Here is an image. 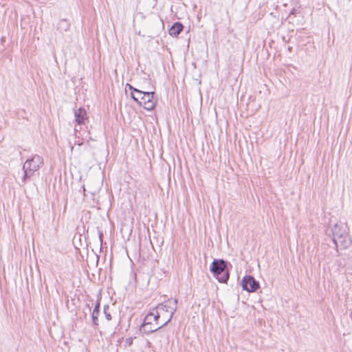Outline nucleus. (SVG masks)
I'll return each mask as SVG.
<instances>
[{
	"mask_svg": "<svg viewBox=\"0 0 352 352\" xmlns=\"http://www.w3.org/2000/svg\"><path fill=\"white\" fill-rule=\"evenodd\" d=\"M133 339L132 337L127 338L125 340V346H131L133 344Z\"/></svg>",
	"mask_w": 352,
	"mask_h": 352,
	"instance_id": "13",
	"label": "nucleus"
},
{
	"mask_svg": "<svg viewBox=\"0 0 352 352\" xmlns=\"http://www.w3.org/2000/svg\"><path fill=\"white\" fill-rule=\"evenodd\" d=\"M241 284L243 289L248 292H254L260 287L258 281L251 275L245 276Z\"/></svg>",
	"mask_w": 352,
	"mask_h": 352,
	"instance_id": "6",
	"label": "nucleus"
},
{
	"mask_svg": "<svg viewBox=\"0 0 352 352\" xmlns=\"http://www.w3.org/2000/svg\"><path fill=\"white\" fill-rule=\"evenodd\" d=\"M153 322L154 321L151 319V316L146 315L144 319L143 323L140 327V331L143 333L149 334L164 327L163 324L160 326H157L156 323L154 324Z\"/></svg>",
	"mask_w": 352,
	"mask_h": 352,
	"instance_id": "5",
	"label": "nucleus"
},
{
	"mask_svg": "<svg viewBox=\"0 0 352 352\" xmlns=\"http://www.w3.org/2000/svg\"><path fill=\"white\" fill-rule=\"evenodd\" d=\"M126 87H129V89L130 90H132V91H133V92H132V93L135 92V91H134V89H135V87H133L131 85H130V84L127 83V84H126Z\"/></svg>",
	"mask_w": 352,
	"mask_h": 352,
	"instance_id": "15",
	"label": "nucleus"
},
{
	"mask_svg": "<svg viewBox=\"0 0 352 352\" xmlns=\"http://www.w3.org/2000/svg\"><path fill=\"white\" fill-rule=\"evenodd\" d=\"M75 121L78 124H84L85 120L87 119V112L83 108H79L74 111Z\"/></svg>",
	"mask_w": 352,
	"mask_h": 352,
	"instance_id": "8",
	"label": "nucleus"
},
{
	"mask_svg": "<svg viewBox=\"0 0 352 352\" xmlns=\"http://www.w3.org/2000/svg\"><path fill=\"white\" fill-rule=\"evenodd\" d=\"M100 314V302H97L92 312L91 318L93 324L95 326L98 325V316Z\"/></svg>",
	"mask_w": 352,
	"mask_h": 352,
	"instance_id": "10",
	"label": "nucleus"
},
{
	"mask_svg": "<svg viewBox=\"0 0 352 352\" xmlns=\"http://www.w3.org/2000/svg\"><path fill=\"white\" fill-rule=\"evenodd\" d=\"M104 314L106 319L108 321H109V320H111L112 319L111 315L108 311H105Z\"/></svg>",
	"mask_w": 352,
	"mask_h": 352,
	"instance_id": "14",
	"label": "nucleus"
},
{
	"mask_svg": "<svg viewBox=\"0 0 352 352\" xmlns=\"http://www.w3.org/2000/svg\"><path fill=\"white\" fill-rule=\"evenodd\" d=\"M135 98H140V95H139V94H135Z\"/></svg>",
	"mask_w": 352,
	"mask_h": 352,
	"instance_id": "17",
	"label": "nucleus"
},
{
	"mask_svg": "<svg viewBox=\"0 0 352 352\" xmlns=\"http://www.w3.org/2000/svg\"><path fill=\"white\" fill-rule=\"evenodd\" d=\"M184 29V25L180 22L175 23L168 30V33L170 36H177Z\"/></svg>",
	"mask_w": 352,
	"mask_h": 352,
	"instance_id": "9",
	"label": "nucleus"
},
{
	"mask_svg": "<svg viewBox=\"0 0 352 352\" xmlns=\"http://www.w3.org/2000/svg\"><path fill=\"white\" fill-rule=\"evenodd\" d=\"M43 164V158L38 155H34L31 158L28 159L23 166V176L22 182L25 183L26 179L33 175L34 172L37 171Z\"/></svg>",
	"mask_w": 352,
	"mask_h": 352,
	"instance_id": "4",
	"label": "nucleus"
},
{
	"mask_svg": "<svg viewBox=\"0 0 352 352\" xmlns=\"http://www.w3.org/2000/svg\"><path fill=\"white\" fill-rule=\"evenodd\" d=\"M134 91L135 94H139L140 98H135L134 93H131V97L140 106H142L148 111L153 110L155 108L157 102V100L154 98L155 92L142 91L138 89H134Z\"/></svg>",
	"mask_w": 352,
	"mask_h": 352,
	"instance_id": "2",
	"label": "nucleus"
},
{
	"mask_svg": "<svg viewBox=\"0 0 352 352\" xmlns=\"http://www.w3.org/2000/svg\"><path fill=\"white\" fill-rule=\"evenodd\" d=\"M332 234L336 250L339 246L342 249H346L352 244V240L349 235L346 226L336 223L332 228Z\"/></svg>",
	"mask_w": 352,
	"mask_h": 352,
	"instance_id": "1",
	"label": "nucleus"
},
{
	"mask_svg": "<svg viewBox=\"0 0 352 352\" xmlns=\"http://www.w3.org/2000/svg\"><path fill=\"white\" fill-rule=\"evenodd\" d=\"M147 315L151 316L153 321H154L157 325L158 324V320L160 318V313L157 311V309L153 308L152 311Z\"/></svg>",
	"mask_w": 352,
	"mask_h": 352,
	"instance_id": "11",
	"label": "nucleus"
},
{
	"mask_svg": "<svg viewBox=\"0 0 352 352\" xmlns=\"http://www.w3.org/2000/svg\"><path fill=\"white\" fill-rule=\"evenodd\" d=\"M165 302L169 309L168 313H170V316L167 319V322H164L163 326H166L170 322L175 312L177 311V299H168V300L165 301Z\"/></svg>",
	"mask_w": 352,
	"mask_h": 352,
	"instance_id": "7",
	"label": "nucleus"
},
{
	"mask_svg": "<svg viewBox=\"0 0 352 352\" xmlns=\"http://www.w3.org/2000/svg\"><path fill=\"white\" fill-rule=\"evenodd\" d=\"M109 305H104V308H103V311H104V313L105 311H107V310L109 309Z\"/></svg>",
	"mask_w": 352,
	"mask_h": 352,
	"instance_id": "16",
	"label": "nucleus"
},
{
	"mask_svg": "<svg viewBox=\"0 0 352 352\" xmlns=\"http://www.w3.org/2000/svg\"><path fill=\"white\" fill-rule=\"evenodd\" d=\"M155 309H157V311L160 313V311L168 312V308L165 302L163 303L159 304Z\"/></svg>",
	"mask_w": 352,
	"mask_h": 352,
	"instance_id": "12",
	"label": "nucleus"
},
{
	"mask_svg": "<svg viewBox=\"0 0 352 352\" xmlns=\"http://www.w3.org/2000/svg\"><path fill=\"white\" fill-rule=\"evenodd\" d=\"M210 271L220 283H227L229 279L227 262L223 259H214L211 263Z\"/></svg>",
	"mask_w": 352,
	"mask_h": 352,
	"instance_id": "3",
	"label": "nucleus"
}]
</instances>
